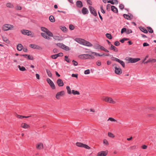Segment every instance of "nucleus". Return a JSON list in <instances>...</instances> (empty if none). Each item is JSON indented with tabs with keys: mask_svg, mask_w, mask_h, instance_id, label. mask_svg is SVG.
Masks as SVG:
<instances>
[{
	"mask_svg": "<svg viewBox=\"0 0 156 156\" xmlns=\"http://www.w3.org/2000/svg\"><path fill=\"white\" fill-rule=\"evenodd\" d=\"M75 41L78 43L85 46L88 47H91L93 46L92 44L90 43L82 38H76Z\"/></svg>",
	"mask_w": 156,
	"mask_h": 156,
	"instance_id": "f257e3e1",
	"label": "nucleus"
},
{
	"mask_svg": "<svg viewBox=\"0 0 156 156\" xmlns=\"http://www.w3.org/2000/svg\"><path fill=\"white\" fill-rule=\"evenodd\" d=\"M112 66H115V74L118 75H120L122 73V70L117 64H113Z\"/></svg>",
	"mask_w": 156,
	"mask_h": 156,
	"instance_id": "f03ea898",
	"label": "nucleus"
},
{
	"mask_svg": "<svg viewBox=\"0 0 156 156\" xmlns=\"http://www.w3.org/2000/svg\"><path fill=\"white\" fill-rule=\"evenodd\" d=\"M79 58L81 59H87L88 58H93L94 57L92 55L88 54H82L79 55Z\"/></svg>",
	"mask_w": 156,
	"mask_h": 156,
	"instance_id": "7ed1b4c3",
	"label": "nucleus"
},
{
	"mask_svg": "<svg viewBox=\"0 0 156 156\" xmlns=\"http://www.w3.org/2000/svg\"><path fill=\"white\" fill-rule=\"evenodd\" d=\"M56 45L58 47L66 51H69L70 50V48L66 46V45L62 43H58L56 44Z\"/></svg>",
	"mask_w": 156,
	"mask_h": 156,
	"instance_id": "20e7f679",
	"label": "nucleus"
},
{
	"mask_svg": "<svg viewBox=\"0 0 156 156\" xmlns=\"http://www.w3.org/2000/svg\"><path fill=\"white\" fill-rule=\"evenodd\" d=\"M103 101L110 103L114 104L115 103V101H114L111 98L108 97H104L102 98Z\"/></svg>",
	"mask_w": 156,
	"mask_h": 156,
	"instance_id": "39448f33",
	"label": "nucleus"
},
{
	"mask_svg": "<svg viewBox=\"0 0 156 156\" xmlns=\"http://www.w3.org/2000/svg\"><path fill=\"white\" fill-rule=\"evenodd\" d=\"M14 27L13 25L10 24H6L4 25L3 27V30L4 31H7L9 30H11Z\"/></svg>",
	"mask_w": 156,
	"mask_h": 156,
	"instance_id": "423d86ee",
	"label": "nucleus"
},
{
	"mask_svg": "<svg viewBox=\"0 0 156 156\" xmlns=\"http://www.w3.org/2000/svg\"><path fill=\"white\" fill-rule=\"evenodd\" d=\"M21 33L24 35H27L28 36H30L31 37H33L32 34H30L31 33V31L28 30H22L21 31Z\"/></svg>",
	"mask_w": 156,
	"mask_h": 156,
	"instance_id": "0eeeda50",
	"label": "nucleus"
},
{
	"mask_svg": "<svg viewBox=\"0 0 156 156\" xmlns=\"http://www.w3.org/2000/svg\"><path fill=\"white\" fill-rule=\"evenodd\" d=\"M47 81L52 89H55V87L54 84L50 79L47 78Z\"/></svg>",
	"mask_w": 156,
	"mask_h": 156,
	"instance_id": "6e6552de",
	"label": "nucleus"
},
{
	"mask_svg": "<svg viewBox=\"0 0 156 156\" xmlns=\"http://www.w3.org/2000/svg\"><path fill=\"white\" fill-rule=\"evenodd\" d=\"M89 7L91 14L94 16H97V13L95 9L91 6H89Z\"/></svg>",
	"mask_w": 156,
	"mask_h": 156,
	"instance_id": "1a4fd4ad",
	"label": "nucleus"
},
{
	"mask_svg": "<svg viewBox=\"0 0 156 156\" xmlns=\"http://www.w3.org/2000/svg\"><path fill=\"white\" fill-rule=\"evenodd\" d=\"M108 153V151H101L98 152L97 154V156H106Z\"/></svg>",
	"mask_w": 156,
	"mask_h": 156,
	"instance_id": "9d476101",
	"label": "nucleus"
},
{
	"mask_svg": "<svg viewBox=\"0 0 156 156\" xmlns=\"http://www.w3.org/2000/svg\"><path fill=\"white\" fill-rule=\"evenodd\" d=\"M65 94V92L64 91H62L60 92L57 93L56 94V98L57 99H59L61 96L64 95Z\"/></svg>",
	"mask_w": 156,
	"mask_h": 156,
	"instance_id": "9b49d317",
	"label": "nucleus"
},
{
	"mask_svg": "<svg viewBox=\"0 0 156 156\" xmlns=\"http://www.w3.org/2000/svg\"><path fill=\"white\" fill-rule=\"evenodd\" d=\"M30 47L33 49H41L42 48L40 46L35 44H31L29 45Z\"/></svg>",
	"mask_w": 156,
	"mask_h": 156,
	"instance_id": "f8f14e48",
	"label": "nucleus"
},
{
	"mask_svg": "<svg viewBox=\"0 0 156 156\" xmlns=\"http://www.w3.org/2000/svg\"><path fill=\"white\" fill-rule=\"evenodd\" d=\"M36 148L38 150H41L43 148V145L42 143H39L37 144L36 145Z\"/></svg>",
	"mask_w": 156,
	"mask_h": 156,
	"instance_id": "ddd939ff",
	"label": "nucleus"
},
{
	"mask_svg": "<svg viewBox=\"0 0 156 156\" xmlns=\"http://www.w3.org/2000/svg\"><path fill=\"white\" fill-rule=\"evenodd\" d=\"M57 83L59 87H62L64 85V83L63 81L60 79H58L57 81Z\"/></svg>",
	"mask_w": 156,
	"mask_h": 156,
	"instance_id": "4468645a",
	"label": "nucleus"
},
{
	"mask_svg": "<svg viewBox=\"0 0 156 156\" xmlns=\"http://www.w3.org/2000/svg\"><path fill=\"white\" fill-rule=\"evenodd\" d=\"M110 49L111 50H113V51L115 52H117L118 51V48L112 44H111V46L110 47Z\"/></svg>",
	"mask_w": 156,
	"mask_h": 156,
	"instance_id": "2eb2a0df",
	"label": "nucleus"
},
{
	"mask_svg": "<svg viewBox=\"0 0 156 156\" xmlns=\"http://www.w3.org/2000/svg\"><path fill=\"white\" fill-rule=\"evenodd\" d=\"M21 127L24 129H27L30 127V126L26 123H23L21 125Z\"/></svg>",
	"mask_w": 156,
	"mask_h": 156,
	"instance_id": "dca6fc26",
	"label": "nucleus"
},
{
	"mask_svg": "<svg viewBox=\"0 0 156 156\" xmlns=\"http://www.w3.org/2000/svg\"><path fill=\"white\" fill-rule=\"evenodd\" d=\"M82 13L84 14H86L88 13V9L85 7H83L81 10Z\"/></svg>",
	"mask_w": 156,
	"mask_h": 156,
	"instance_id": "f3484780",
	"label": "nucleus"
},
{
	"mask_svg": "<svg viewBox=\"0 0 156 156\" xmlns=\"http://www.w3.org/2000/svg\"><path fill=\"white\" fill-rule=\"evenodd\" d=\"M76 6L78 8H81L83 6L82 2L80 1H77L76 2Z\"/></svg>",
	"mask_w": 156,
	"mask_h": 156,
	"instance_id": "a211bd4d",
	"label": "nucleus"
},
{
	"mask_svg": "<svg viewBox=\"0 0 156 156\" xmlns=\"http://www.w3.org/2000/svg\"><path fill=\"white\" fill-rule=\"evenodd\" d=\"M111 10L115 13H117L118 12L117 8L113 5H112L111 6Z\"/></svg>",
	"mask_w": 156,
	"mask_h": 156,
	"instance_id": "6ab92c4d",
	"label": "nucleus"
},
{
	"mask_svg": "<svg viewBox=\"0 0 156 156\" xmlns=\"http://www.w3.org/2000/svg\"><path fill=\"white\" fill-rule=\"evenodd\" d=\"M139 28L140 30L144 33L147 34L148 33L147 30L145 28L142 27H140Z\"/></svg>",
	"mask_w": 156,
	"mask_h": 156,
	"instance_id": "aec40b11",
	"label": "nucleus"
},
{
	"mask_svg": "<svg viewBox=\"0 0 156 156\" xmlns=\"http://www.w3.org/2000/svg\"><path fill=\"white\" fill-rule=\"evenodd\" d=\"M41 35L42 37L46 39H50L49 37L47 36V34L42 33Z\"/></svg>",
	"mask_w": 156,
	"mask_h": 156,
	"instance_id": "412c9836",
	"label": "nucleus"
},
{
	"mask_svg": "<svg viewBox=\"0 0 156 156\" xmlns=\"http://www.w3.org/2000/svg\"><path fill=\"white\" fill-rule=\"evenodd\" d=\"M23 48V46L20 44H19L17 46V49L19 51H21Z\"/></svg>",
	"mask_w": 156,
	"mask_h": 156,
	"instance_id": "4be33fe9",
	"label": "nucleus"
},
{
	"mask_svg": "<svg viewBox=\"0 0 156 156\" xmlns=\"http://www.w3.org/2000/svg\"><path fill=\"white\" fill-rule=\"evenodd\" d=\"M46 71L48 76L51 78V77L52 75L50 70L47 69H46Z\"/></svg>",
	"mask_w": 156,
	"mask_h": 156,
	"instance_id": "5701e85b",
	"label": "nucleus"
},
{
	"mask_svg": "<svg viewBox=\"0 0 156 156\" xmlns=\"http://www.w3.org/2000/svg\"><path fill=\"white\" fill-rule=\"evenodd\" d=\"M117 60L118 61V62L120 63L122 66L124 68L125 67V64L124 62L122 60H121L119 59V60Z\"/></svg>",
	"mask_w": 156,
	"mask_h": 156,
	"instance_id": "b1692460",
	"label": "nucleus"
},
{
	"mask_svg": "<svg viewBox=\"0 0 156 156\" xmlns=\"http://www.w3.org/2000/svg\"><path fill=\"white\" fill-rule=\"evenodd\" d=\"M49 19L50 21L51 22H54L55 21L54 17L52 15H51L49 16Z\"/></svg>",
	"mask_w": 156,
	"mask_h": 156,
	"instance_id": "393cba45",
	"label": "nucleus"
},
{
	"mask_svg": "<svg viewBox=\"0 0 156 156\" xmlns=\"http://www.w3.org/2000/svg\"><path fill=\"white\" fill-rule=\"evenodd\" d=\"M6 6L10 8H12L14 7V6L12 4L10 3H8L6 4Z\"/></svg>",
	"mask_w": 156,
	"mask_h": 156,
	"instance_id": "a878e982",
	"label": "nucleus"
},
{
	"mask_svg": "<svg viewBox=\"0 0 156 156\" xmlns=\"http://www.w3.org/2000/svg\"><path fill=\"white\" fill-rule=\"evenodd\" d=\"M123 16L124 18L128 20H130L131 19L130 16L126 14H124L123 15Z\"/></svg>",
	"mask_w": 156,
	"mask_h": 156,
	"instance_id": "bb28decb",
	"label": "nucleus"
},
{
	"mask_svg": "<svg viewBox=\"0 0 156 156\" xmlns=\"http://www.w3.org/2000/svg\"><path fill=\"white\" fill-rule=\"evenodd\" d=\"M18 67L20 70L21 71H24L26 70L25 68L23 66H21L20 65H19L18 66Z\"/></svg>",
	"mask_w": 156,
	"mask_h": 156,
	"instance_id": "cd10ccee",
	"label": "nucleus"
},
{
	"mask_svg": "<svg viewBox=\"0 0 156 156\" xmlns=\"http://www.w3.org/2000/svg\"><path fill=\"white\" fill-rule=\"evenodd\" d=\"M72 93L74 95H79L80 94V92L77 90H72Z\"/></svg>",
	"mask_w": 156,
	"mask_h": 156,
	"instance_id": "c85d7f7f",
	"label": "nucleus"
},
{
	"mask_svg": "<svg viewBox=\"0 0 156 156\" xmlns=\"http://www.w3.org/2000/svg\"><path fill=\"white\" fill-rule=\"evenodd\" d=\"M66 88L67 90V93L69 94H70L72 93L71 92V89L69 86H67L66 87Z\"/></svg>",
	"mask_w": 156,
	"mask_h": 156,
	"instance_id": "c756f323",
	"label": "nucleus"
},
{
	"mask_svg": "<svg viewBox=\"0 0 156 156\" xmlns=\"http://www.w3.org/2000/svg\"><path fill=\"white\" fill-rule=\"evenodd\" d=\"M99 47H100V49L101 50H102L105 52H109V51L108 50L106 49L104 47H103V46H99Z\"/></svg>",
	"mask_w": 156,
	"mask_h": 156,
	"instance_id": "7c9ffc66",
	"label": "nucleus"
},
{
	"mask_svg": "<svg viewBox=\"0 0 156 156\" xmlns=\"http://www.w3.org/2000/svg\"><path fill=\"white\" fill-rule=\"evenodd\" d=\"M46 33L48 36L50 37H53V34L49 30H48Z\"/></svg>",
	"mask_w": 156,
	"mask_h": 156,
	"instance_id": "2f4dec72",
	"label": "nucleus"
},
{
	"mask_svg": "<svg viewBox=\"0 0 156 156\" xmlns=\"http://www.w3.org/2000/svg\"><path fill=\"white\" fill-rule=\"evenodd\" d=\"M106 36L109 39H111L112 38V35L110 34L107 33L106 34Z\"/></svg>",
	"mask_w": 156,
	"mask_h": 156,
	"instance_id": "473e14b6",
	"label": "nucleus"
},
{
	"mask_svg": "<svg viewBox=\"0 0 156 156\" xmlns=\"http://www.w3.org/2000/svg\"><path fill=\"white\" fill-rule=\"evenodd\" d=\"M147 29L148 32L150 33H152L153 32V31L151 27H147Z\"/></svg>",
	"mask_w": 156,
	"mask_h": 156,
	"instance_id": "72a5a7b5",
	"label": "nucleus"
},
{
	"mask_svg": "<svg viewBox=\"0 0 156 156\" xmlns=\"http://www.w3.org/2000/svg\"><path fill=\"white\" fill-rule=\"evenodd\" d=\"M126 60L128 61L129 62L133 63V58H129L126 59Z\"/></svg>",
	"mask_w": 156,
	"mask_h": 156,
	"instance_id": "f704fd0d",
	"label": "nucleus"
},
{
	"mask_svg": "<svg viewBox=\"0 0 156 156\" xmlns=\"http://www.w3.org/2000/svg\"><path fill=\"white\" fill-rule=\"evenodd\" d=\"M83 144L81 143L77 142L76 143V145L78 147H83Z\"/></svg>",
	"mask_w": 156,
	"mask_h": 156,
	"instance_id": "c9c22d12",
	"label": "nucleus"
},
{
	"mask_svg": "<svg viewBox=\"0 0 156 156\" xmlns=\"http://www.w3.org/2000/svg\"><path fill=\"white\" fill-rule=\"evenodd\" d=\"M91 52L92 53L94 54V55L96 56H103V55L102 54H100L99 53L95 52H93L92 51H91Z\"/></svg>",
	"mask_w": 156,
	"mask_h": 156,
	"instance_id": "e433bc0d",
	"label": "nucleus"
},
{
	"mask_svg": "<svg viewBox=\"0 0 156 156\" xmlns=\"http://www.w3.org/2000/svg\"><path fill=\"white\" fill-rule=\"evenodd\" d=\"M140 60L139 58H133V63L136 62Z\"/></svg>",
	"mask_w": 156,
	"mask_h": 156,
	"instance_id": "4c0bfd02",
	"label": "nucleus"
},
{
	"mask_svg": "<svg viewBox=\"0 0 156 156\" xmlns=\"http://www.w3.org/2000/svg\"><path fill=\"white\" fill-rule=\"evenodd\" d=\"M52 37H53V38L55 40H58V41H59L60 40V37H59L58 36H53Z\"/></svg>",
	"mask_w": 156,
	"mask_h": 156,
	"instance_id": "58836bf2",
	"label": "nucleus"
},
{
	"mask_svg": "<svg viewBox=\"0 0 156 156\" xmlns=\"http://www.w3.org/2000/svg\"><path fill=\"white\" fill-rule=\"evenodd\" d=\"M111 6L112 5H111L110 4H108L106 6V9L108 11H109L110 9V8H111Z\"/></svg>",
	"mask_w": 156,
	"mask_h": 156,
	"instance_id": "ea45409f",
	"label": "nucleus"
},
{
	"mask_svg": "<svg viewBox=\"0 0 156 156\" xmlns=\"http://www.w3.org/2000/svg\"><path fill=\"white\" fill-rule=\"evenodd\" d=\"M27 58L28 60H33L34 59L33 57L32 56L28 55H27Z\"/></svg>",
	"mask_w": 156,
	"mask_h": 156,
	"instance_id": "a19ab883",
	"label": "nucleus"
},
{
	"mask_svg": "<svg viewBox=\"0 0 156 156\" xmlns=\"http://www.w3.org/2000/svg\"><path fill=\"white\" fill-rule=\"evenodd\" d=\"M61 29L64 32H66L67 30V29L64 26L62 27Z\"/></svg>",
	"mask_w": 156,
	"mask_h": 156,
	"instance_id": "79ce46f5",
	"label": "nucleus"
},
{
	"mask_svg": "<svg viewBox=\"0 0 156 156\" xmlns=\"http://www.w3.org/2000/svg\"><path fill=\"white\" fill-rule=\"evenodd\" d=\"M41 30L42 31H43L45 33H46L47 32V31H48V30L45 27H41Z\"/></svg>",
	"mask_w": 156,
	"mask_h": 156,
	"instance_id": "37998d69",
	"label": "nucleus"
},
{
	"mask_svg": "<svg viewBox=\"0 0 156 156\" xmlns=\"http://www.w3.org/2000/svg\"><path fill=\"white\" fill-rule=\"evenodd\" d=\"M108 136L111 138H114L115 137V136L112 133L109 132L108 133Z\"/></svg>",
	"mask_w": 156,
	"mask_h": 156,
	"instance_id": "c03bdc74",
	"label": "nucleus"
},
{
	"mask_svg": "<svg viewBox=\"0 0 156 156\" xmlns=\"http://www.w3.org/2000/svg\"><path fill=\"white\" fill-rule=\"evenodd\" d=\"M132 32V31L131 29H128L127 30L126 29V33L127 34H129L131 33Z\"/></svg>",
	"mask_w": 156,
	"mask_h": 156,
	"instance_id": "a18cd8bd",
	"label": "nucleus"
},
{
	"mask_svg": "<svg viewBox=\"0 0 156 156\" xmlns=\"http://www.w3.org/2000/svg\"><path fill=\"white\" fill-rule=\"evenodd\" d=\"M83 147H84V148L87 149H89L90 148V147L89 146L85 144H83Z\"/></svg>",
	"mask_w": 156,
	"mask_h": 156,
	"instance_id": "49530a36",
	"label": "nucleus"
},
{
	"mask_svg": "<svg viewBox=\"0 0 156 156\" xmlns=\"http://www.w3.org/2000/svg\"><path fill=\"white\" fill-rule=\"evenodd\" d=\"M149 62H156V59L154 58H149Z\"/></svg>",
	"mask_w": 156,
	"mask_h": 156,
	"instance_id": "de8ad7c7",
	"label": "nucleus"
},
{
	"mask_svg": "<svg viewBox=\"0 0 156 156\" xmlns=\"http://www.w3.org/2000/svg\"><path fill=\"white\" fill-rule=\"evenodd\" d=\"M110 121L112 122H115L116 121V120L112 118H111V117H110L108 118V121Z\"/></svg>",
	"mask_w": 156,
	"mask_h": 156,
	"instance_id": "09e8293b",
	"label": "nucleus"
},
{
	"mask_svg": "<svg viewBox=\"0 0 156 156\" xmlns=\"http://www.w3.org/2000/svg\"><path fill=\"white\" fill-rule=\"evenodd\" d=\"M51 57L53 59H55L58 58L56 54L52 55L51 56Z\"/></svg>",
	"mask_w": 156,
	"mask_h": 156,
	"instance_id": "8fccbe9b",
	"label": "nucleus"
},
{
	"mask_svg": "<svg viewBox=\"0 0 156 156\" xmlns=\"http://www.w3.org/2000/svg\"><path fill=\"white\" fill-rule=\"evenodd\" d=\"M124 5L123 4H120L119 6V8L121 10H122L124 8Z\"/></svg>",
	"mask_w": 156,
	"mask_h": 156,
	"instance_id": "3c124183",
	"label": "nucleus"
},
{
	"mask_svg": "<svg viewBox=\"0 0 156 156\" xmlns=\"http://www.w3.org/2000/svg\"><path fill=\"white\" fill-rule=\"evenodd\" d=\"M65 61H66L68 62H70L69 60V59L68 58V56H65Z\"/></svg>",
	"mask_w": 156,
	"mask_h": 156,
	"instance_id": "603ef678",
	"label": "nucleus"
},
{
	"mask_svg": "<svg viewBox=\"0 0 156 156\" xmlns=\"http://www.w3.org/2000/svg\"><path fill=\"white\" fill-rule=\"evenodd\" d=\"M111 59L113 61H115L117 62L118 61L117 60H119L118 58L114 57H112L111 58Z\"/></svg>",
	"mask_w": 156,
	"mask_h": 156,
	"instance_id": "864d4df0",
	"label": "nucleus"
},
{
	"mask_svg": "<svg viewBox=\"0 0 156 156\" xmlns=\"http://www.w3.org/2000/svg\"><path fill=\"white\" fill-rule=\"evenodd\" d=\"M126 28H122L121 30V33L122 34H123L124 32H126Z\"/></svg>",
	"mask_w": 156,
	"mask_h": 156,
	"instance_id": "5fc2aeb1",
	"label": "nucleus"
},
{
	"mask_svg": "<svg viewBox=\"0 0 156 156\" xmlns=\"http://www.w3.org/2000/svg\"><path fill=\"white\" fill-rule=\"evenodd\" d=\"M84 73L85 74H88L90 73V71L89 69H87L85 71Z\"/></svg>",
	"mask_w": 156,
	"mask_h": 156,
	"instance_id": "6e6d98bb",
	"label": "nucleus"
},
{
	"mask_svg": "<svg viewBox=\"0 0 156 156\" xmlns=\"http://www.w3.org/2000/svg\"><path fill=\"white\" fill-rule=\"evenodd\" d=\"M72 62H73V64L74 66H76L78 65V63L76 61L74 60H73L72 61Z\"/></svg>",
	"mask_w": 156,
	"mask_h": 156,
	"instance_id": "4d7b16f0",
	"label": "nucleus"
},
{
	"mask_svg": "<svg viewBox=\"0 0 156 156\" xmlns=\"http://www.w3.org/2000/svg\"><path fill=\"white\" fill-rule=\"evenodd\" d=\"M120 43L118 41H116L114 42V45L116 46H118L120 45Z\"/></svg>",
	"mask_w": 156,
	"mask_h": 156,
	"instance_id": "13d9d810",
	"label": "nucleus"
},
{
	"mask_svg": "<svg viewBox=\"0 0 156 156\" xmlns=\"http://www.w3.org/2000/svg\"><path fill=\"white\" fill-rule=\"evenodd\" d=\"M57 57H62L63 56V54L62 53L60 52L56 54Z\"/></svg>",
	"mask_w": 156,
	"mask_h": 156,
	"instance_id": "bf43d9fd",
	"label": "nucleus"
},
{
	"mask_svg": "<svg viewBox=\"0 0 156 156\" xmlns=\"http://www.w3.org/2000/svg\"><path fill=\"white\" fill-rule=\"evenodd\" d=\"M78 74H72V77H75L77 79L78 78Z\"/></svg>",
	"mask_w": 156,
	"mask_h": 156,
	"instance_id": "052dcab7",
	"label": "nucleus"
},
{
	"mask_svg": "<svg viewBox=\"0 0 156 156\" xmlns=\"http://www.w3.org/2000/svg\"><path fill=\"white\" fill-rule=\"evenodd\" d=\"M136 146H131L130 147H129V149L130 150H133L136 149Z\"/></svg>",
	"mask_w": 156,
	"mask_h": 156,
	"instance_id": "680f3d73",
	"label": "nucleus"
},
{
	"mask_svg": "<svg viewBox=\"0 0 156 156\" xmlns=\"http://www.w3.org/2000/svg\"><path fill=\"white\" fill-rule=\"evenodd\" d=\"M23 116H22V115H16V117L18 118H19V119H23Z\"/></svg>",
	"mask_w": 156,
	"mask_h": 156,
	"instance_id": "e2e57ef3",
	"label": "nucleus"
},
{
	"mask_svg": "<svg viewBox=\"0 0 156 156\" xmlns=\"http://www.w3.org/2000/svg\"><path fill=\"white\" fill-rule=\"evenodd\" d=\"M107 2L109 3H110L112 4V5H114L115 4V3L113 1V0L108 1H107Z\"/></svg>",
	"mask_w": 156,
	"mask_h": 156,
	"instance_id": "0e129e2a",
	"label": "nucleus"
},
{
	"mask_svg": "<svg viewBox=\"0 0 156 156\" xmlns=\"http://www.w3.org/2000/svg\"><path fill=\"white\" fill-rule=\"evenodd\" d=\"M69 28L71 30H73L74 29V27L72 25H70L69 26Z\"/></svg>",
	"mask_w": 156,
	"mask_h": 156,
	"instance_id": "69168bd1",
	"label": "nucleus"
},
{
	"mask_svg": "<svg viewBox=\"0 0 156 156\" xmlns=\"http://www.w3.org/2000/svg\"><path fill=\"white\" fill-rule=\"evenodd\" d=\"M103 143L105 144L108 145V141L104 139L103 140Z\"/></svg>",
	"mask_w": 156,
	"mask_h": 156,
	"instance_id": "338daca9",
	"label": "nucleus"
},
{
	"mask_svg": "<svg viewBox=\"0 0 156 156\" xmlns=\"http://www.w3.org/2000/svg\"><path fill=\"white\" fill-rule=\"evenodd\" d=\"M96 64L98 66H100L101 65V63L99 61H97L96 62Z\"/></svg>",
	"mask_w": 156,
	"mask_h": 156,
	"instance_id": "774afa93",
	"label": "nucleus"
}]
</instances>
